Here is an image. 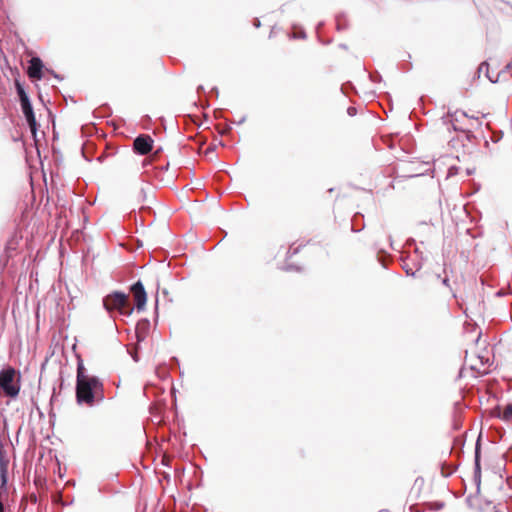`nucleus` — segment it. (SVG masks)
Here are the masks:
<instances>
[{
    "label": "nucleus",
    "mask_w": 512,
    "mask_h": 512,
    "mask_svg": "<svg viewBox=\"0 0 512 512\" xmlns=\"http://www.w3.org/2000/svg\"><path fill=\"white\" fill-rule=\"evenodd\" d=\"M104 399L103 383L96 376L86 374L82 361L77 364L76 401L78 404L93 406Z\"/></svg>",
    "instance_id": "f257e3e1"
},
{
    "label": "nucleus",
    "mask_w": 512,
    "mask_h": 512,
    "mask_svg": "<svg viewBox=\"0 0 512 512\" xmlns=\"http://www.w3.org/2000/svg\"><path fill=\"white\" fill-rule=\"evenodd\" d=\"M103 307L110 314L118 311L123 316H130L134 307L129 302L128 294L122 291H113L103 298Z\"/></svg>",
    "instance_id": "f03ea898"
},
{
    "label": "nucleus",
    "mask_w": 512,
    "mask_h": 512,
    "mask_svg": "<svg viewBox=\"0 0 512 512\" xmlns=\"http://www.w3.org/2000/svg\"><path fill=\"white\" fill-rule=\"evenodd\" d=\"M20 376L16 377V371L8 366L0 371V392L10 398L18 396L20 391Z\"/></svg>",
    "instance_id": "7ed1b4c3"
},
{
    "label": "nucleus",
    "mask_w": 512,
    "mask_h": 512,
    "mask_svg": "<svg viewBox=\"0 0 512 512\" xmlns=\"http://www.w3.org/2000/svg\"><path fill=\"white\" fill-rule=\"evenodd\" d=\"M130 292L132 293L135 302L134 309H137L138 312L142 311L147 302V294L142 281L138 280L133 283L130 287Z\"/></svg>",
    "instance_id": "20e7f679"
},
{
    "label": "nucleus",
    "mask_w": 512,
    "mask_h": 512,
    "mask_svg": "<svg viewBox=\"0 0 512 512\" xmlns=\"http://www.w3.org/2000/svg\"><path fill=\"white\" fill-rule=\"evenodd\" d=\"M21 111L35 141H37L38 123L31 101L20 103Z\"/></svg>",
    "instance_id": "39448f33"
},
{
    "label": "nucleus",
    "mask_w": 512,
    "mask_h": 512,
    "mask_svg": "<svg viewBox=\"0 0 512 512\" xmlns=\"http://www.w3.org/2000/svg\"><path fill=\"white\" fill-rule=\"evenodd\" d=\"M154 140L148 134H140L133 141V150L136 154L146 155L153 148Z\"/></svg>",
    "instance_id": "423d86ee"
},
{
    "label": "nucleus",
    "mask_w": 512,
    "mask_h": 512,
    "mask_svg": "<svg viewBox=\"0 0 512 512\" xmlns=\"http://www.w3.org/2000/svg\"><path fill=\"white\" fill-rule=\"evenodd\" d=\"M43 68L44 64L42 60L37 56L32 57L29 61L27 70L29 78L33 80H41L43 78Z\"/></svg>",
    "instance_id": "0eeeda50"
},
{
    "label": "nucleus",
    "mask_w": 512,
    "mask_h": 512,
    "mask_svg": "<svg viewBox=\"0 0 512 512\" xmlns=\"http://www.w3.org/2000/svg\"><path fill=\"white\" fill-rule=\"evenodd\" d=\"M480 436L478 437L476 444H475V451H474V482L477 486V489L480 488L481 484V444H480Z\"/></svg>",
    "instance_id": "6e6552de"
},
{
    "label": "nucleus",
    "mask_w": 512,
    "mask_h": 512,
    "mask_svg": "<svg viewBox=\"0 0 512 512\" xmlns=\"http://www.w3.org/2000/svg\"><path fill=\"white\" fill-rule=\"evenodd\" d=\"M484 71H485V76L489 79V81H490L491 83H497V82H499V81H500V78H501V75L504 73V71H499V72L496 74V76H495V77H490L489 64H488L486 61L482 62V63L479 65V67H478V69H477L478 77H480V74H481L482 72H484Z\"/></svg>",
    "instance_id": "1a4fd4ad"
},
{
    "label": "nucleus",
    "mask_w": 512,
    "mask_h": 512,
    "mask_svg": "<svg viewBox=\"0 0 512 512\" xmlns=\"http://www.w3.org/2000/svg\"><path fill=\"white\" fill-rule=\"evenodd\" d=\"M421 260H423V257L420 256V260H417L416 262L413 263V266H410L405 260H404V263H403V266L402 268L404 269L406 275L408 276H412V277H415L416 276V272L419 271L421 268H422V262Z\"/></svg>",
    "instance_id": "9d476101"
},
{
    "label": "nucleus",
    "mask_w": 512,
    "mask_h": 512,
    "mask_svg": "<svg viewBox=\"0 0 512 512\" xmlns=\"http://www.w3.org/2000/svg\"><path fill=\"white\" fill-rule=\"evenodd\" d=\"M15 89L20 103L31 101L24 86L19 81L15 82Z\"/></svg>",
    "instance_id": "9b49d317"
},
{
    "label": "nucleus",
    "mask_w": 512,
    "mask_h": 512,
    "mask_svg": "<svg viewBox=\"0 0 512 512\" xmlns=\"http://www.w3.org/2000/svg\"><path fill=\"white\" fill-rule=\"evenodd\" d=\"M7 465L8 462L3 458L0 457V480H1V487L6 486L8 478H7Z\"/></svg>",
    "instance_id": "f8f14e48"
},
{
    "label": "nucleus",
    "mask_w": 512,
    "mask_h": 512,
    "mask_svg": "<svg viewBox=\"0 0 512 512\" xmlns=\"http://www.w3.org/2000/svg\"><path fill=\"white\" fill-rule=\"evenodd\" d=\"M335 22L338 31L348 28V21L344 15L337 16Z\"/></svg>",
    "instance_id": "ddd939ff"
},
{
    "label": "nucleus",
    "mask_w": 512,
    "mask_h": 512,
    "mask_svg": "<svg viewBox=\"0 0 512 512\" xmlns=\"http://www.w3.org/2000/svg\"><path fill=\"white\" fill-rule=\"evenodd\" d=\"M500 417L506 421L512 420V404H508L504 408L503 413Z\"/></svg>",
    "instance_id": "4468645a"
},
{
    "label": "nucleus",
    "mask_w": 512,
    "mask_h": 512,
    "mask_svg": "<svg viewBox=\"0 0 512 512\" xmlns=\"http://www.w3.org/2000/svg\"><path fill=\"white\" fill-rule=\"evenodd\" d=\"M143 325L145 328H147L149 326V321L147 319H143L141 320L138 324H137V331H136V335H137V339L138 341H141L143 339V336L140 335V332L138 331L139 327Z\"/></svg>",
    "instance_id": "2eb2a0df"
},
{
    "label": "nucleus",
    "mask_w": 512,
    "mask_h": 512,
    "mask_svg": "<svg viewBox=\"0 0 512 512\" xmlns=\"http://www.w3.org/2000/svg\"><path fill=\"white\" fill-rule=\"evenodd\" d=\"M461 132L464 134L465 139L469 142H471L475 138V135L469 129H463L461 130Z\"/></svg>",
    "instance_id": "dca6fc26"
},
{
    "label": "nucleus",
    "mask_w": 512,
    "mask_h": 512,
    "mask_svg": "<svg viewBox=\"0 0 512 512\" xmlns=\"http://www.w3.org/2000/svg\"><path fill=\"white\" fill-rule=\"evenodd\" d=\"M282 269L285 270V271H288V272H290V271H297V272L301 271V268L299 266H297V265H294V264H286L285 266L282 267Z\"/></svg>",
    "instance_id": "f3484780"
},
{
    "label": "nucleus",
    "mask_w": 512,
    "mask_h": 512,
    "mask_svg": "<svg viewBox=\"0 0 512 512\" xmlns=\"http://www.w3.org/2000/svg\"><path fill=\"white\" fill-rule=\"evenodd\" d=\"M350 89H354V86L350 82H347L341 86V91L343 94H348V90Z\"/></svg>",
    "instance_id": "a211bd4d"
},
{
    "label": "nucleus",
    "mask_w": 512,
    "mask_h": 512,
    "mask_svg": "<svg viewBox=\"0 0 512 512\" xmlns=\"http://www.w3.org/2000/svg\"><path fill=\"white\" fill-rule=\"evenodd\" d=\"M289 35V40H297V39H306V36L307 34L305 33H302V34H288Z\"/></svg>",
    "instance_id": "6ab92c4d"
},
{
    "label": "nucleus",
    "mask_w": 512,
    "mask_h": 512,
    "mask_svg": "<svg viewBox=\"0 0 512 512\" xmlns=\"http://www.w3.org/2000/svg\"><path fill=\"white\" fill-rule=\"evenodd\" d=\"M459 168L457 166H451L448 169V177H452L458 174Z\"/></svg>",
    "instance_id": "aec40b11"
},
{
    "label": "nucleus",
    "mask_w": 512,
    "mask_h": 512,
    "mask_svg": "<svg viewBox=\"0 0 512 512\" xmlns=\"http://www.w3.org/2000/svg\"><path fill=\"white\" fill-rule=\"evenodd\" d=\"M300 250V247L292 248L290 247L287 251V258H291L293 255L297 254Z\"/></svg>",
    "instance_id": "412c9836"
},
{
    "label": "nucleus",
    "mask_w": 512,
    "mask_h": 512,
    "mask_svg": "<svg viewBox=\"0 0 512 512\" xmlns=\"http://www.w3.org/2000/svg\"><path fill=\"white\" fill-rule=\"evenodd\" d=\"M369 78L371 79L372 82H377L381 80V76L379 73H370Z\"/></svg>",
    "instance_id": "4be33fe9"
},
{
    "label": "nucleus",
    "mask_w": 512,
    "mask_h": 512,
    "mask_svg": "<svg viewBox=\"0 0 512 512\" xmlns=\"http://www.w3.org/2000/svg\"><path fill=\"white\" fill-rule=\"evenodd\" d=\"M316 38H317V41H319L323 45H327V44H329L331 42V39H327V40L322 39L320 33L316 34Z\"/></svg>",
    "instance_id": "5701e85b"
},
{
    "label": "nucleus",
    "mask_w": 512,
    "mask_h": 512,
    "mask_svg": "<svg viewBox=\"0 0 512 512\" xmlns=\"http://www.w3.org/2000/svg\"><path fill=\"white\" fill-rule=\"evenodd\" d=\"M347 114H348L349 116H351V117H352V116H355V115L357 114V109H356L355 107H353V106H350V107H348V109H347Z\"/></svg>",
    "instance_id": "b1692460"
},
{
    "label": "nucleus",
    "mask_w": 512,
    "mask_h": 512,
    "mask_svg": "<svg viewBox=\"0 0 512 512\" xmlns=\"http://www.w3.org/2000/svg\"><path fill=\"white\" fill-rule=\"evenodd\" d=\"M458 111L454 112V114H451L450 117H451V122H458L459 121V118H458Z\"/></svg>",
    "instance_id": "393cba45"
},
{
    "label": "nucleus",
    "mask_w": 512,
    "mask_h": 512,
    "mask_svg": "<svg viewBox=\"0 0 512 512\" xmlns=\"http://www.w3.org/2000/svg\"><path fill=\"white\" fill-rule=\"evenodd\" d=\"M46 71L51 73L54 78H56V79H58L60 81L63 80V78L59 74L55 73L53 70L46 69Z\"/></svg>",
    "instance_id": "a878e982"
},
{
    "label": "nucleus",
    "mask_w": 512,
    "mask_h": 512,
    "mask_svg": "<svg viewBox=\"0 0 512 512\" xmlns=\"http://www.w3.org/2000/svg\"><path fill=\"white\" fill-rule=\"evenodd\" d=\"M260 25H261L260 20H259V19H257V18H255V19L253 20V26H254V28H256V29H257V28H259V27H260Z\"/></svg>",
    "instance_id": "bb28decb"
},
{
    "label": "nucleus",
    "mask_w": 512,
    "mask_h": 512,
    "mask_svg": "<svg viewBox=\"0 0 512 512\" xmlns=\"http://www.w3.org/2000/svg\"><path fill=\"white\" fill-rule=\"evenodd\" d=\"M511 67H512V64H511V63L507 64V65L504 67V69L502 70V71H504V73L501 75V77H502V76H504V75L506 74V72H507Z\"/></svg>",
    "instance_id": "cd10ccee"
},
{
    "label": "nucleus",
    "mask_w": 512,
    "mask_h": 512,
    "mask_svg": "<svg viewBox=\"0 0 512 512\" xmlns=\"http://www.w3.org/2000/svg\"><path fill=\"white\" fill-rule=\"evenodd\" d=\"M452 127H453V129H454L455 131H460V132H461V130H463L462 128H460V127H458V126H457L456 122H452Z\"/></svg>",
    "instance_id": "c85d7f7f"
},
{
    "label": "nucleus",
    "mask_w": 512,
    "mask_h": 512,
    "mask_svg": "<svg viewBox=\"0 0 512 512\" xmlns=\"http://www.w3.org/2000/svg\"><path fill=\"white\" fill-rule=\"evenodd\" d=\"M442 283H443V285H445V286H449V279H448L447 277L443 278V279H442Z\"/></svg>",
    "instance_id": "c756f323"
},
{
    "label": "nucleus",
    "mask_w": 512,
    "mask_h": 512,
    "mask_svg": "<svg viewBox=\"0 0 512 512\" xmlns=\"http://www.w3.org/2000/svg\"><path fill=\"white\" fill-rule=\"evenodd\" d=\"M293 32H299V33H302V32H304V30H303L302 28H299V29H298L296 26H294V28H293Z\"/></svg>",
    "instance_id": "7c9ffc66"
},
{
    "label": "nucleus",
    "mask_w": 512,
    "mask_h": 512,
    "mask_svg": "<svg viewBox=\"0 0 512 512\" xmlns=\"http://www.w3.org/2000/svg\"><path fill=\"white\" fill-rule=\"evenodd\" d=\"M246 120L245 117H242L241 119H239V121L237 122L238 125L244 123V121Z\"/></svg>",
    "instance_id": "2f4dec72"
},
{
    "label": "nucleus",
    "mask_w": 512,
    "mask_h": 512,
    "mask_svg": "<svg viewBox=\"0 0 512 512\" xmlns=\"http://www.w3.org/2000/svg\"><path fill=\"white\" fill-rule=\"evenodd\" d=\"M132 358L134 359L135 362L139 361V358H138L137 354H133Z\"/></svg>",
    "instance_id": "473e14b6"
},
{
    "label": "nucleus",
    "mask_w": 512,
    "mask_h": 512,
    "mask_svg": "<svg viewBox=\"0 0 512 512\" xmlns=\"http://www.w3.org/2000/svg\"><path fill=\"white\" fill-rule=\"evenodd\" d=\"M212 91L216 94V96H218L219 91H218V88H217V87H214V88L212 89Z\"/></svg>",
    "instance_id": "72a5a7b5"
},
{
    "label": "nucleus",
    "mask_w": 512,
    "mask_h": 512,
    "mask_svg": "<svg viewBox=\"0 0 512 512\" xmlns=\"http://www.w3.org/2000/svg\"><path fill=\"white\" fill-rule=\"evenodd\" d=\"M321 27H322V22H318L317 27H316L317 32L319 31V29H320Z\"/></svg>",
    "instance_id": "f704fd0d"
},
{
    "label": "nucleus",
    "mask_w": 512,
    "mask_h": 512,
    "mask_svg": "<svg viewBox=\"0 0 512 512\" xmlns=\"http://www.w3.org/2000/svg\"><path fill=\"white\" fill-rule=\"evenodd\" d=\"M462 117H469L466 112H461Z\"/></svg>",
    "instance_id": "c9c22d12"
},
{
    "label": "nucleus",
    "mask_w": 512,
    "mask_h": 512,
    "mask_svg": "<svg viewBox=\"0 0 512 512\" xmlns=\"http://www.w3.org/2000/svg\"><path fill=\"white\" fill-rule=\"evenodd\" d=\"M419 252H420V249L417 247V248L415 249V253H416V254H418Z\"/></svg>",
    "instance_id": "e433bc0d"
},
{
    "label": "nucleus",
    "mask_w": 512,
    "mask_h": 512,
    "mask_svg": "<svg viewBox=\"0 0 512 512\" xmlns=\"http://www.w3.org/2000/svg\"><path fill=\"white\" fill-rule=\"evenodd\" d=\"M352 230L353 231H356V229H354V226L352 225ZM361 229H357V232H360Z\"/></svg>",
    "instance_id": "4c0bfd02"
},
{
    "label": "nucleus",
    "mask_w": 512,
    "mask_h": 512,
    "mask_svg": "<svg viewBox=\"0 0 512 512\" xmlns=\"http://www.w3.org/2000/svg\"><path fill=\"white\" fill-rule=\"evenodd\" d=\"M199 90H204L203 86H199V87H198V91H199Z\"/></svg>",
    "instance_id": "58836bf2"
},
{
    "label": "nucleus",
    "mask_w": 512,
    "mask_h": 512,
    "mask_svg": "<svg viewBox=\"0 0 512 512\" xmlns=\"http://www.w3.org/2000/svg\"><path fill=\"white\" fill-rule=\"evenodd\" d=\"M442 507H443V503L438 504V508H442Z\"/></svg>",
    "instance_id": "ea45409f"
}]
</instances>
